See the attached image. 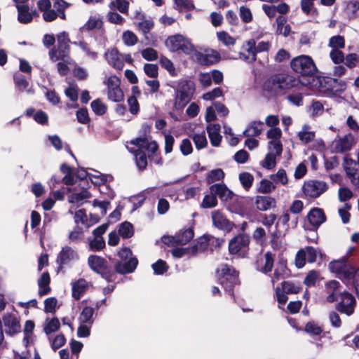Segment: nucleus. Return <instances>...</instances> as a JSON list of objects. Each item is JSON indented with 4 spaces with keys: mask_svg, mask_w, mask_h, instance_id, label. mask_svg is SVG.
Masks as SVG:
<instances>
[{
    "mask_svg": "<svg viewBox=\"0 0 359 359\" xmlns=\"http://www.w3.org/2000/svg\"><path fill=\"white\" fill-rule=\"evenodd\" d=\"M276 158L272 152H268L261 164L264 168L272 169L276 166Z\"/></svg>",
    "mask_w": 359,
    "mask_h": 359,
    "instance_id": "nucleus-55",
    "label": "nucleus"
},
{
    "mask_svg": "<svg viewBox=\"0 0 359 359\" xmlns=\"http://www.w3.org/2000/svg\"><path fill=\"white\" fill-rule=\"evenodd\" d=\"M268 152H272L276 157L280 156L283 151V145L280 140H270L268 145Z\"/></svg>",
    "mask_w": 359,
    "mask_h": 359,
    "instance_id": "nucleus-54",
    "label": "nucleus"
},
{
    "mask_svg": "<svg viewBox=\"0 0 359 359\" xmlns=\"http://www.w3.org/2000/svg\"><path fill=\"white\" fill-rule=\"evenodd\" d=\"M341 283L335 280L327 281L325 284L323 293L325 299L329 303L337 302L341 296Z\"/></svg>",
    "mask_w": 359,
    "mask_h": 359,
    "instance_id": "nucleus-15",
    "label": "nucleus"
},
{
    "mask_svg": "<svg viewBox=\"0 0 359 359\" xmlns=\"http://www.w3.org/2000/svg\"><path fill=\"white\" fill-rule=\"evenodd\" d=\"M89 179L93 184L107 189V183L109 180L112 179V177L98 173L97 175H89Z\"/></svg>",
    "mask_w": 359,
    "mask_h": 359,
    "instance_id": "nucleus-46",
    "label": "nucleus"
},
{
    "mask_svg": "<svg viewBox=\"0 0 359 359\" xmlns=\"http://www.w3.org/2000/svg\"><path fill=\"white\" fill-rule=\"evenodd\" d=\"M212 194L218 196L222 201H227L233 197V192L223 183L215 184L210 187Z\"/></svg>",
    "mask_w": 359,
    "mask_h": 359,
    "instance_id": "nucleus-25",
    "label": "nucleus"
},
{
    "mask_svg": "<svg viewBox=\"0 0 359 359\" xmlns=\"http://www.w3.org/2000/svg\"><path fill=\"white\" fill-rule=\"evenodd\" d=\"M191 137L195 144L196 148L198 150L207 147L208 140L205 132H202L201 133H194Z\"/></svg>",
    "mask_w": 359,
    "mask_h": 359,
    "instance_id": "nucleus-45",
    "label": "nucleus"
},
{
    "mask_svg": "<svg viewBox=\"0 0 359 359\" xmlns=\"http://www.w3.org/2000/svg\"><path fill=\"white\" fill-rule=\"evenodd\" d=\"M328 189V184L320 180H309L302 187V191L306 197L316 198Z\"/></svg>",
    "mask_w": 359,
    "mask_h": 359,
    "instance_id": "nucleus-10",
    "label": "nucleus"
},
{
    "mask_svg": "<svg viewBox=\"0 0 359 359\" xmlns=\"http://www.w3.org/2000/svg\"><path fill=\"white\" fill-rule=\"evenodd\" d=\"M297 136L302 142L307 144L314 139L316 132L312 130L310 126L305 124L302 126L301 130L298 132Z\"/></svg>",
    "mask_w": 359,
    "mask_h": 359,
    "instance_id": "nucleus-32",
    "label": "nucleus"
},
{
    "mask_svg": "<svg viewBox=\"0 0 359 359\" xmlns=\"http://www.w3.org/2000/svg\"><path fill=\"white\" fill-rule=\"evenodd\" d=\"M212 223L215 227L219 229H228L230 228V222L226 216L219 210H215L212 212Z\"/></svg>",
    "mask_w": 359,
    "mask_h": 359,
    "instance_id": "nucleus-29",
    "label": "nucleus"
},
{
    "mask_svg": "<svg viewBox=\"0 0 359 359\" xmlns=\"http://www.w3.org/2000/svg\"><path fill=\"white\" fill-rule=\"evenodd\" d=\"M165 45L172 52L181 50L188 55H191L194 48L190 40L181 34H175L169 36L165 41Z\"/></svg>",
    "mask_w": 359,
    "mask_h": 359,
    "instance_id": "nucleus-7",
    "label": "nucleus"
},
{
    "mask_svg": "<svg viewBox=\"0 0 359 359\" xmlns=\"http://www.w3.org/2000/svg\"><path fill=\"white\" fill-rule=\"evenodd\" d=\"M89 283L84 279L81 278L72 283V297L79 300L88 290Z\"/></svg>",
    "mask_w": 359,
    "mask_h": 359,
    "instance_id": "nucleus-27",
    "label": "nucleus"
},
{
    "mask_svg": "<svg viewBox=\"0 0 359 359\" xmlns=\"http://www.w3.org/2000/svg\"><path fill=\"white\" fill-rule=\"evenodd\" d=\"M104 57L108 64L114 69L121 70L124 66V62L121 55L116 48L108 50L104 53Z\"/></svg>",
    "mask_w": 359,
    "mask_h": 359,
    "instance_id": "nucleus-22",
    "label": "nucleus"
},
{
    "mask_svg": "<svg viewBox=\"0 0 359 359\" xmlns=\"http://www.w3.org/2000/svg\"><path fill=\"white\" fill-rule=\"evenodd\" d=\"M130 144L134 147H130L127 145L126 147L130 152L133 154L137 169L140 171L145 170L148 164V161L147 155L143 150L144 149L148 152L154 154L158 149L156 142L149 140L147 137H138L131 140Z\"/></svg>",
    "mask_w": 359,
    "mask_h": 359,
    "instance_id": "nucleus-1",
    "label": "nucleus"
},
{
    "mask_svg": "<svg viewBox=\"0 0 359 359\" xmlns=\"http://www.w3.org/2000/svg\"><path fill=\"white\" fill-rule=\"evenodd\" d=\"M79 255L78 252L70 246L66 245L62 248L59 252L57 262L60 265H67L71 262L79 260Z\"/></svg>",
    "mask_w": 359,
    "mask_h": 359,
    "instance_id": "nucleus-20",
    "label": "nucleus"
},
{
    "mask_svg": "<svg viewBox=\"0 0 359 359\" xmlns=\"http://www.w3.org/2000/svg\"><path fill=\"white\" fill-rule=\"evenodd\" d=\"M320 85L325 88L326 91L332 94L343 92L346 88V84L344 81L331 77L324 78L320 81Z\"/></svg>",
    "mask_w": 359,
    "mask_h": 359,
    "instance_id": "nucleus-21",
    "label": "nucleus"
},
{
    "mask_svg": "<svg viewBox=\"0 0 359 359\" xmlns=\"http://www.w3.org/2000/svg\"><path fill=\"white\" fill-rule=\"evenodd\" d=\"M353 136L348 133L343 137L337 136L331 144L332 151L342 153L351 149L353 144Z\"/></svg>",
    "mask_w": 359,
    "mask_h": 359,
    "instance_id": "nucleus-16",
    "label": "nucleus"
},
{
    "mask_svg": "<svg viewBox=\"0 0 359 359\" xmlns=\"http://www.w3.org/2000/svg\"><path fill=\"white\" fill-rule=\"evenodd\" d=\"M282 289L287 294H297L300 291V286L290 281L282 283Z\"/></svg>",
    "mask_w": 359,
    "mask_h": 359,
    "instance_id": "nucleus-60",
    "label": "nucleus"
},
{
    "mask_svg": "<svg viewBox=\"0 0 359 359\" xmlns=\"http://www.w3.org/2000/svg\"><path fill=\"white\" fill-rule=\"evenodd\" d=\"M118 233L124 238L132 237L134 233L133 225L128 222L122 223L119 226Z\"/></svg>",
    "mask_w": 359,
    "mask_h": 359,
    "instance_id": "nucleus-49",
    "label": "nucleus"
},
{
    "mask_svg": "<svg viewBox=\"0 0 359 359\" xmlns=\"http://www.w3.org/2000/svg\"><path fill=\"white\" fill-rule=\"evenodd\" d=\"M137 264V259L136 257H130L129 260L116 262L115 269L118 273H130L135 270Z\"/></svg>",
    "mask_w": 359,
    "mask_h": 359,
    "instance_id": "nucleus-24",
    "label": "nucleus"
},
{
    "mask_svg": "<svg viewBox=\"0 0 359 359\" xmlns=\"http://www.w3.org/2000/svg\"><path fill=\"white\" fill-rule=\"evenodd\" d=\"M355 303V297L349 292L344 291L338 300L336 309L341 313L351 316L354 312Z\"/></svg>",
    "mask_w": 359,
    "mask_h": 359,
    "instance_id": "nucleus-13",
    "label": "nucleus"
},
{
    "mask_svg": "<svg viewBox=\"0 0 359 359\" xmlns=\"http://www.w3.org/2000/svg\"><path fill=\"white\" fill-rule=\"evenodd\" d=\"M18 11V20L21 23H29L32 19L33 16L29 13V8L27 5H19L17 8Z\"/></svg>",
    "mask_w": 359,
    "mask_h": 359,
    "instance_id": "nucleus-38",
    "label": "nucleus"
},
{
    "mask_svg": "<svg viewBox=\"0 0 359 359\" xmlns=\"http://www.w3.org/2000/svg\"><path fill=\"white\" fill-rule=\"evenodd\" d=\"M88 264L93 271L101 274L102 277L109 280L107 261L103 257L94 255H90L88 259Z\"/></svg>",
    "mask_w": 359,
    "mask_h": 359,
    "instance_id": "nucleus-17",
    "label": "nucleus"
},
{
    "mask_svg": "<svg viewBox=\"0 0 359 359\" xmlns=\"http://www.w3.org/2000/svg\"><path fill=\"white\" fill-rule=\"evenodd\" d=\"M264 124L262 121H252L243 131V135L248 137L259 136L264 130Z\"/></svg>",
    "mask_w": 359,
    "mask_h": 359,
    "instance_id": "nucleus-30",
    "label": "nucleus"
},
{
    "mask_svg": "<svg viewBox=\"0 0 359 359\" xmlns=\"http://www.w3.org/2000/svg\"><path fill=\"white\" fill-rule=\"evenodd\" d=\"M217 275L225 292L233 297V288L239 283L238 272L227 264H222L217 270Z\"/></svg>",
    "mask_w": 359,
    "mask_h": 359,
    "instance_id": "nucleus-4",
    "label": "nucleus"
},
{
    "mask_svg": "<svg viewBox=\"0 0 359 359\" xmlns=\"http://www.w3.org/2000/svg\"><path fill=\"white\" fill-rule=\"evenodd\" d=\"M329 46L332 47V49L343 48L345 46V41L344 37L339 35L331 37L329 41Z\"/></svg>",
    "mask_w": 359,
    "mask_h": 359,
    "instance_id": "nucleus-61",
    "label": "nucleus"
},
{
    "mask_svg": "<svg viewBox=\"0 0 359 359\" xmlns=\"http://www.w3.org/2000/svg\"><path fill=\"white\" fill-rule=\"evenodd\" d=\"M325 108L320 101L314 100L309 107V111L312 118L321 116L324 112Z\"/></svg>",
    "mask_w": 359,
    "mask_h": 359,
    "instance_id": "nucleus-44",
    "label": "nucleus"
},
{
    "mask_svg": "<svg viewBox=\"0 0 359 359\" xmlns=\"http://www.w3.org/2000/svg\"><path fill=\"white\" fill-rule=\"evenodd\" d=\"M270 179L273 182L279 183L282 185H286L288 182L286 171L283 169H280L276 174L271 175Z\"/></svg>",
    "mask_w": 359,
    "mask_h": 359,
    "instance_id": "nucleus-51",
    "label": "nucleus"
},
{
    "mask_svg": "<svg viewBox=\"0 0 359 359\" xmlns=\"http://www.w3.org/2000/svg\"><path fill=\"white\" fill-rule=\"evenodd\" d=\"M60 327V323L57 318H53L51 319L46 318L43 325V331L48 335L53 332H56Z\"/></svg>",
    "mask_w": 359,
    "mask_h": 359,
    "instance_id": "nucleus-40",
    "label": "nucleus"
},
{
    "mask_svg": "<svg viewBox=\"0 0 359 359\" xmlns=\"http://www.w3.org/2000/svg\"><path fill=\"white\" fill-rule=\"evenodd\" d=\"M217 205V199L215 194H207L204 196L201 207L204 208H214Z\"/></svg>",
    "mask_w": 359,
    "mask_h": 359,
    "instance_id": "nucleus-56",
    "label": "nucleus"
},
{
    "mask_svg": "<svg viewBox=\"0 0 359 359\" xmlns=\"http://www.w3.org/2000/svg\"><path fill=\"white\" fill-rule=\"evenodd\" d=\"M160 64L162 66V67L165 69L170 73L171 76L176 75L177 73L175 68L174 67L172 62L170 60L165 57H162L160 59Z\"/></svg>",
    "mask_w": 359,
    "mask_h": 359,
    "instance_id": "nucleus-62",
    "label": "nucleus"
},
{
    "mask_svg": "<svg viewBox=\"0 0 359 359\" xmlns=\"http://www.w3.org/2000/svg\"><path fill=\"white\" fill-rule=\"evenodd\" d=\"M104 83L108 89V98L113 102H120L123 98V93L120 88V80L116 76H110L107 78Z\"/></svg>",
    "mask_w": 359,
    "mask_h": 359,
    "instance_id": "nucleus-11",
    "label": "nucleus"
},
{
    "mask_svg": "<svg viewBox=\"0 0 359 359\" xmlns=\"http://www.w3.org/2000/svg\"><path fill=\"white\" fill-rule=\"evenodd\" d=\"M69 39L66 32L57 35V48H53L49 51V56L52 61L55 62L61 60L67 62L69 54Z\"/></svg>",
    "mask_w": 359,
    "mask_h": 359,
    "instance_id": "nucleus-8",
    "label": "nucleus"
},
{
    "mask_svg": "<svg viewBox=\"0 0 359 359\" xmlns=\"http://www.w3.org/2000/svg\"><path fill=\"white\" fill-rule=\"evenodd\" d=\"M195 90L194 83L191 81H180L175 90L174 107L182 109L189 102Z\"/></svg>",
    "mask_w": 359,
    "mask_h": 359,
    "instance_id": "nucleus-5",
    "label": "nucleus"
},
{
    "mask_svg": "<svg viewBox=\"0 0 359 359\" xmlns=\"http://www.w3.org/2000/svg\"><path fill=\"white\" fill-rule=\"evenodd\" d=\"M274 203V199L269 196H258L255 200L256 208L261 211L270 209Z\"/></svg>",
    "mask_w": 359,
    "mask_h": 359,
    "instance_id": "nucleus-35",
    "label": "nucleus"
},
{
    "mask_svg": "<svg viewBox=\"0 0 359 359\" xmlns=\"http://www.w3.org/2000/svg\"><path fill=\"white\" fill-rule=\"evenodd\" d=\"M194 230L189 228L184 230H180L174 236H163L162 241L163 243L168 245H186L194 238Z\"/></svg>",
    "mask_w": 359,
    "mask_h": 359,
    "instance_id": "nucleus-14",
    "label": "nucleus"
},
{
    "mask_svg": "<svg viewBox=\"0 0 359 359\" xmlns=\"http://www.w3.org/2000/svg\"><path fill=\"white\" fill-rule=\"evenodd\" d=\"M50 282V278L49 273L48 272L43 273L38 280V293L39 296L42 297L46 295L50 292V287L49 286Z\"/></svg>",
    "mask_w": 359,
    "mask_h": 359,
    "instance_id": "nucleus-31",
    "label": "nucleus"
},
{
    "mask_svg": "<svg viewBox=\"0 0 359 359\" xmlns=\"http://www.w3.org/2000/svg\"><path fill=\"white\" fill-rule=\"evenodd\" d=\"M154 274L162 275L167 271L168 266L165 262L158 259L151 265Z\"/></svg>",
    "mask_w": 359,
    "mask_h": 359,
    "instance_id": "nucleus-59",
    "label": "nucleus"
},
{
    "mask_svg": "<svg viewBox=\"0 0 359 359\" xmlns=\"http://www.w3.org/2000/svg\"><path fill=\"white\" fill-rule=\"evenodd\" d=\"M123 41L128 46H134L137 41V36L131 31H126L123 34Z\"/></svg>",
    "mask_w": 359,
    "mask_h": 359,
    "instance_id": "nucleus-63",
    "label": "nucleus"
},
{
    "mask_svg": "<svg viewBox=\"0 0 359 359\" xmlns=\"http://www.w3.org/2000/svg\"><path fill=\"white\" fill-rule=\"evenodd\" d=\"M13 79L16 87L20 91L26 90L27 93H32L31 88L27 89L29 86V82L25 78L23 75H22L19 72H16L14 74Z\"/></svg>",
    "mask_w": 359,
    "mask_h": 359,
    "instance_id": "nucleus-41",
    "label": "nucleus"
},
{
    "mask_svg": "<svg viewBox=\"0 0 359 359\" xmlns=\"http://www.w3.org/2000/svg\"><path fill=\"white\" fill-rule=\"evenodd\" d=\"M305 331L311 336H318L322 332V329L317 324L310 322L305 326Z\"/></svg>",
    "mask_w": 359,
    "mask_h": 359,
    "instance_id": "nucleus-64",
    "label": "nucleus"
},
{
    "mask_svg": "<svg viewBox=\"0 0 359 359\" xmlns=\"http://www.w3.org/2000/svg\"><path fill=\"white\" fill-rule=\"evenodd\" d=\"M191 57L201 65H210L220 60V54L215 50L205 48L203 52L194 48Z\"/></svg>",
    "mask_w": 359,
    "mask_h": 359,
    "instance_id": "nucleus-9",
    "label": "nucleus"
},
{
    "mask_svg": "<svg viewBox=\"0 0 359 359\" xmlns=\"http://www.w3.org/2000/svg\"><path fill=\"white\" fill-rule=\"evenodd\" d=\"M70 6L69 3L64 0H54L53 8L59 15V18L62 20L66 19L65 10Z\"/></svg>",
    "mask_w": 359,
    "mask_h": 359,
    "instance_id": "nucleus-43",
    "label": "nucleus"
},
{
    "mask_svg": "<svg viewBox=\"0 0 359 359\" xmlns=\"http://www.w3.org/2000/svg\"><path fill=\"white\" fill-rule=\"evenodd\" d=\"M353 266L350 264L346 258H341L334 260L329 264V268L332 272L335 273L337 276L343 281L347 280V277L351 274Z\"/></svg>",
    "mask_w": 359,
    "mask_h": 359,
    "instance_id": "nucleus-12",
    "label": "nucleus"
},
{
    "mask_svg": "<svg viewBox=\"0 0 359 359\" xmlns=\"http://www.w3.org/2000/svg\"><path fill=\"white\" fill-rule=\"evenodd\" d=\"M225 174L224 171L220 169H214L210 170L207 175V182L208 184H212L216 181H220L224 179Z\"/></svg>",
    "mask_w": 359,
    "mask_h": 359,
    "instance_id": "nucleus-48",
    "label": "nucleus"
},
{
    "mask_svg": "<svg viewBox=\"0 0 359 359\" xmlns=\"http://www.w3.org/2000/svg\"><path fill=\"white\" fill-rule=\"evenodd\" d=\"M217 36L218 40L226 46H233L236 43L235 38L232 37L226 32H219L217 33Z\"/></svg>",
    "mask_w": 359,
    "mask_h": 359,
    "instance_id": "nucleus-53",
    "label": "nucleus"
},
{
    "mask_svg": "<svg viewBox=\"0 0 359 359\" xmlns=\"http://www.w3.org/2000/svg\"><path fill=\"white\" fill-rule=\"evenodd\" d=\"M290 67L295 73L304 76H313L317 72L314 61L306 55L294 57L290 62Z\"/></svg>",
    "mask_w": 359,
    "mask_h": 359,
    "instance_id": "nucleus-6",
    "label": "nucleus"
},
{
    "mask_svg": "<svg viewBox=\"0 0 359 359\" xmlns=\"http://www.w3.org/2000/svg\"><path fill=\"white\" fill-rule=\"evenodd\" d=\"M262 37V34H260L243 42L239 54L241 60L248 63H252L257 60L258 53L268 52L271 48V39L260 40Z\"/></svg>",
    "mask_w": 359,
    "mask_h": 359,
    "instance_id": "nucleus-2",
    "label": "nucleus"
},
{
    "mask_svg": "<svg viewBox=\"0 0 359 359\" xmlns=\"http://www.w3.org/2000/svg\"><path fill=\"white\" fill-rule=\"evenodd\" d=\"M102 21L99 15H91L86 23L81 27V31H90L95 28L101 27Z\"/></svg>",
    "mask_w": 359,
    "mask_h": 359,
    "instance_id": "nucleus-39",
    "label": "nucleus"
},
{
    "mask_svg": "<svg viewBox=\"0 0 359 359\" xmlns=\"http://www.w3.org/2000/svg\"><path fill=\"white\" fill-rule=\"evenodd\" d=\"M91 108L95 114L100 116L103 115L107 110L105 104L99 99L93 100L91 102Z\"/></svg>",
    "mask_w": 359,
    "mask_h": 359,
    "instance_id": "nucleus-58",
    "label": "nucleus"
},
{
    "mask_svg": "<svg viewBox=\"0 0 359 359\" xmlns=\"http://www.w3.org/2000/svg\"><path fill=\"white\" fill-rule=\"evenodd\" d=\"M299 83L293 76L285 74H276L267 79L263 86L264 90L271 95H276L282 90L290 89Z\"/></svg>",
    "mask_w": 359,
    "mask_h": 359,
    "instance_id": "nucleus-3",
    "label": "nucleus"
},
{
    "mask_svg": "<svg viewBox=\"0 0 359 359\" xmlns=\"http://www.w3.org/2000/svg\"><path fill=\"white\" fill-rule=\"evenodd\" d=\"M273 256L271 252H267L257 261V269L259 271L267 273L270 272L273 266Z\"/></svg>",
    "mask_w": 359,
    "mask_h": 359,
    "instance_id": "nucleus-23",
    "label": "nucleus"
},
{
    "mask_svg": "<svg viewBox=\"0 0 359 359\" xmlns=\"http://www.w3.org/2000/svg\"><path fill=\"white\" fill-rule=\"evenodd\" d=\"M350 273L344 282L348 285H351L359 294V267L357 269L353 267Z\"/></svg>",
    "mask_w": 359,
    "mask_h": 359,
    "instance_id": "nucleus-42",
    "label": "nucleus"
},
{
    "mask_svg": "<svg viewBox=\"0 0 359 359\" xmlns=\"http://www.w3.org/2000/svg\"><path fill=\"white\" fill-rule=\"evenodd\" d=\"M307 217L309 223L315 228H318L326 220L324 211L318 208L311 209Z\"/></svg>",
    "mask_w": 359,
    "mask_h": 359,
    "instance_id": "nucleus-26",
    "label": "nucleus"
},
{
    "mask_svg": "<svg viewBox=\"0 0 359 359\" xmlns=\"http://www.w3.org/2000/svg\"><path fill=\"white\" fill-rule=\"evenodd\" d=\"M3 322L7 334L13 335L20 332V319L16 313L6 314L3 318Z\"/></svg>",
    "mask_w": 359,
    "mask_h": 359,
    "instance_id": "nucleus-19",
    "label": "nucleus"
},
{
    "mask_svg": "<svg viewBox=\"0 0 359 359\" xmlns=\"http://www.w3.org/2000/svg\"><path fill=\"white\" fill-rule=\"evenodd\" d=\"M250 243V236L242 233L233 238L229 244V250L231 254L236 255L240 252H245Z\"/></svg>",
    "mask_w": 359,
    "mask_h": 359,
    "instance_id": "nucleus-18",
    "label": "nucleus"
},
{
    "mask_svg": "<svg viewBox=\"0 0 359 359\" xmlns=\"http://www.w3.org/2000/svg\"><path fill=\"white\" fill-rule=\"evenodd\" d=\"M207 133L210 140V143L213 147H218L222 140V135L219 134V124H209L207 128Z\"/></svg>",
    "mask_w": 359,
    "mask_h": 359,
    "instance_id": "nucleus-28",
    "label": "nucleus"
},
{
    "mask_svg": "<svg viewBox=\"0 0 359 359\" xmlns=\"http://www.w3.org/2000/svg\"><path fill=\"white\" fill-rule=\"evenodd\" d=\"M344 168L346 175L349 178L356 172L359 171V162L351 158H345L344 161Z\"/></svg>",
    "mask_w": 359,
    "mask_h": 359,
    "instance_id": "nucleus-36",
    "label": "nucleus"
},
{
    "mask_svg": "<svg viewBox=\"0 0 359 359\" xmlns=\"http://www.w3.org/2000/svg\"><path fill=\"white\" fill-rule=\"evenodd\" d=\"M94 309L90 306H86L83 309L79 317V323H88L93 325V323Z\"/></svg>",
    "mask_w": 359,
    "mask_h": 359,
    "instance_id": "nucleus-37",
    "label": "nucleus"
},
{
    "mask_svg": "<svg viewBox=\"0 0 359 359\" xmlns=\"http://www.w3.org/2000/svg\"><path fill=\"white\" fill-rule=\"evenodd\" d=\"M83 231L82 228L76 225L68 234V238L72 243H78L83 239Z\"/></svg>",
    "mask_w": 359,
    "mask_h": 359,
    "instance_id": "nucleus-52",
    "label": "nucleus"
},
{
    "mask_svg": "<svg viewBox=\"0 0 359 359\" xmlns=\"http://www.w3.org/2000/svg\"><path fill=\"white\" fill-rule=\"evenodd\" d=\"M239 180L243 187L248 190L251 187L254 177L249 172H243L239 175Z\"/></svg>",
    "mask_w": 359,
    "mask_h": 359,
    "instance_id": "nucleus-57",
    "label": "nucleus"
},
{
    "mask_svg": "<svg viewBox=\"0 0 359 359\" xmlns=\"http://www.w3.org/2000/svg\"><path fill=\"white\" fill-rule=\"evenodd\" d=\"M287 273L286 264L284 262H278L273 275L271 277L272 284L274 285L276 282L284 278Z\"/></svg>",
    "mask_w": 359,
    "mask_h": 359,
    "instance_id": "nucleus-34",
    "label": "nucleus"
},
{
    "mask_svg": "<svg viewBox=\"0 0 359 359\" xmlns=\"http://www.w3.org/2000/svg\"><path fill=\"white\" fill-rule=\"evenodd\" d=\"M111 9H116L121 13H127L129 8V2L126 0H114L109 4Z\"/></svg>",
    "mask_w": 359,
    "mask_h": 359,
    "instance_id": "nucleus-50",
    "label": "nucleus"
},
{
    "mask_svg": "<svg viewBox=\"0 0 359 359\" xmlns=\"http://www.w3.org/2000/svg\"><path fill=\"white\" fill-rule=\"evenodd\" d=\"M89 248L92 251H99L105 247V241L102 236L88 238Z\"/></svg>",
    "mask_w": 359,
    "mask_h": 359,
    "instance_id": "nucleus-47",
    "label": "nucleus"
},
{
    "mask_svg": "<svg viewBox=\"0 0 359 359\" xmlns=\"http://www.w3.org/2000/svg\"><path fill=\"white\" fill-rule=\"evenodd\" d=\"M90 197V193L88 190L83 189L79 193H74L71 194L68 197V201L70 203H73L76 205L77 206H80L86 202V199Z\"/></svg>",
    "mask_w": 359,
    "mask_h": 359,
    "instance_id": "nucleus-33",
    "label": "nucleus"
}]
</instances>
